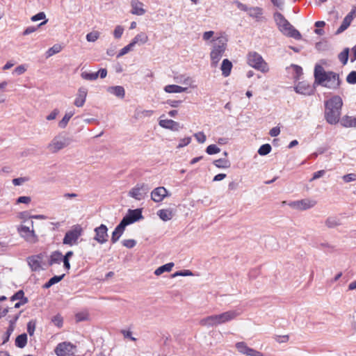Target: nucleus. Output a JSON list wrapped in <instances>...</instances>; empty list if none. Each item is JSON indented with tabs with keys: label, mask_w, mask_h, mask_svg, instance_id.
Here are the masks:
<instances>
[{
	"label": "nucleus",
	"mask_w": 356,
	"mask_h": 356,
	"mask_svg": "<svg viewBox=\"0 0 356 356\" xmlns=\"http://www.w3.org/2000/svg\"><path fill=\"white\" fill-rule=\"evenodd\" d=\"M248 13L250 17L255 19L257 21H260L262 18L263 10L259 7H252L250 8Z\"/></svg>",
	"instance_id": "obj_27"
},
{
	"label": "nucleus",
	"mask_w": 356,
	"mask_h": 356,
	"mask_svg": "<svg viewBox=\"0 0 356 356\" xmlns=\"http://www.w3.org/2000/svg\"><path fill=\"white\" fill-rule=\"evenodd\" d=\"M74 112L71 111L69 113H67L65 116L63 118V119L59 122L58 125L60 128H65L70 118L74 115Z\"/></svg>",
	"instance_id": "obj_38"
},
{
	"label": "nucleus",
	"mask_w": 356,
	"mask_h": 356,
	"mask_svg": "<svg viewBox=\"0 0 356 356\" xmlns=\"http://www.w3.org/2000/svg\"><path fill=\"white\" fill-rule=\"evenodd\" d=\"M341 124L344 127H356V117L346 115L342 118Z\"/></svg>",
	"instance_id": "obj_29"
},
{
	"label": "nucleus",
	"mask_w": 356,
	"mask_h": 356,
	"mask_svg": "<svg viewBox=\"0 0 356 356\" xmlns=\"http://www.w3.org/2000/svg\"><path fill=\"white\" fill-rule=\"evenodd\" d=\"M148 191L149 188L145 184H138L130 190L129 195L137 200H141L147 195Z\"/></svg>",
	"instance_id": "obj_10"
},
{
	"label": "nucleus",
	"mask_w": 356,
	"mask_h": 356,
	"mask_svg": "<svg viewBox=\"0 0 356 356\" xmlns=\"http://www.w3.org/2000/svg\"><path fill=\"white\" fill-rule=\"evenodd\" d=\"M133 47H134L133 44L131 42H130L129 44H127V46H125L120 50L119 55L123 56V55L126 54L132 49Z\"/></svg>",
	"instance_id": "obj_57"
},
{
	"label": "nucleus",
	"mask_w": 356,
	"mask_h": 356,
	"mask_svg": "<svg viewBox=\"0 0 356 356\" xmlns=\"http://www.w3.org/2000/svg\"><path fill=\"white\" fill-rule=\"evenodd\" d=\"M326 225L330 227V228H332V227H334L337 225H339V220L335 218H328L327 220H326Z\"/></svg>",
	"instance_id": "obj_46"
},
{
	"label": "nucleus",
	"mask_w": 356,
	"mask_h": 356,
	"mask_svg": "<svg viewBox=\"0 0 356 356\" xmlns=\"http://www.w3.org/2000/svg\"><path fill=\"white\" fill-rule=\"evenodd\" d=\"M280 127H275L273 128H272L270 130V132H269V134L272 136V137H275V136H277L280 134Z\"/></svg>",
	"instance_id": "obj_64"
},
{
	"label": "nucleus",
	"mask_w": 356,
	"mask_h": 356,
	"mask_svg": "<svg viewBox=\"0 0 356 356\" xmlns=\"http://www.w3.org/2000/svg\"><path fill=\"white\" fill-rule=\"evenodd\" d=\"M158 216L163 221H168L173 218L174 213L170 209H160L157 211Z\"/></svg>",
	"instance_id": "obj_28"
},
{
	"label": "nucleus",
	"mask_w": 356,
	"mask_h": 356,
	"mask_svg": "<svg viewBox=\"0 0 356 356\" xmlns=\"http://www.w3.org/2000/svg\"><path fill=\"white\" fill-rule=\"evenodd\" d=\"M346 81L350 84L356 83V71H352L346 77Z\"/></svg>",
	"instance_id": "obj_50"
},
{
	"label": "nucleus",
	"mask_w": 356,
	"mask_h": 356,
	"mask_svg": "<svg viewBox=\"0 0 356 356\" xmlns=\"http://www.w3.org/2000/svg\"><path fill=\"white\" fill-rule=\"evenodd\" d=\"M62 50V47L58 44H54L52 47L49 48L47 51V57H50L57 53H59Z\"/></svg>",
	"instance_id": "obj_40"
},
{
	"label": "nucleus",
	"mask_w": 356,
	"mask_h": 356,
	"mask_svg": "<svg viewBox=\"0 0 356 356\" xmlns=\"http://www.w3.org/2000/svg\"><path fill=\"white\" fill-rule=\"evenodd\" d=\"M20 314H21V312H18L15 313L13 315L8 316V321H9L10 325H9L6 332L5 333V337H4L3 341V343L7 342L9 340V337H10V334H12V332L14 330V325H15L16 321L18 320Z\"/></svg>",
	"instance_id": "obj_15"
},
{
	"label": "nucleus",
	"mask_w": 356,
	"mask_h": 356,
	"mask_svg": "<svg viewBox=\"0 0 356 356\" xmlns=\"http://www.w3.org/2000/svg\"><path fill=\"white\" fill-rule=\"evenodd\" d=\"M353 13L354 12L351 11L345 17L341 26L337 30L336 34H340L348 28L353 19Z\"/></svg>",
	"instance_id": "obj_24"
},
{
	"label": "nucleus",
	"mask_w": 356,
	"mask_h": 356,
	"mask_svg": "<svg viewBox=\"0 0 356 356\" xmlns=\"http://www.w3.org/2000/svg\"><path fill=\"white\" fill-rule=\"evenodd\" d=\"M15 300H19L14 305V308H19L21 306L26 304L28 302V298L24 296V292L22 290L18 291L13 296L10 297V301L14 302Z\"/></svg>",
	"instance_id": "obj_17"
},
{
	"label": "nucleus",
	"mask_w": 356,
	"mask_h": 356,
	"mask_svg": "<svg viewBox=\"0 0 356 356\" xmlns=\"http://www.w3.org/2000/svg\"><path fill=\"white\" fill-rule=\"evenodd\" d=\"M159 124L161 127L172 131H178L181 128L179 124L172 120H161Z\"/></svg>",
	"instance_id": "obj_21"
},
{
	"label": "nucleus",
	"mask_w": 356,
	"mask_h": 356,
	"mask_svg": "<svg viewBox=\"0 0 356 356\" xmlns=\"http://www.w3.org/2000/svg\"><path fill=\"white\" fill-rule=\"evenodd\" d=\"M81 76L83 79H84L86 80H95L98 78V72H92V73L83 72L81 74Z\"/></svg>",
	"instance_id": "obj_44"
},
{
	"label": "nucleus",
	"mask_w": 356,
	"mask_h": 356,
	"mask_svg": "<svg viewBox=\"0 0 356 356\" xmlns=\"http://www.w3.org/2000/svg\"><path fill=\"white\" fill-rule=\"evenodd\" d=\"M315 83L330 89H337L341 84L339 75L333 72H325L321 65L314 69Z\"/></svg>",
	"instance_id": "obj_2"
},
{
	"label": "nucleus",
	"mask_w": 356,
	"mask_h": 356,
	"mask_svg": "<svg viewBox=\"0 0 356 356\" xmlns=\"http://www.w3.org/2000/svg\"><path fill=\"white\" fill-rule=\"evenodd\" d=\"M289 337L288 335H283V336H276L275 340L278 343H286L289 341Z\"/></svg>",
	"instance_id": "obj_63"
},
{
	"label": "nucleus",
	"mask_w": 356,
	"mask_h": 356,
	"mask_svg": "<svg viewBox=\"0 0 356 356\" xmlns=\"http://www.w3.org/2000/svg\"><path fill=\"white\" fill-rule=\"evenodd\" d=\"M169 195L168 190L163 186L157 187L151 192V199L154 202H161Z\"/></svg>",
	"instance_id": "obj_12"
},
{
	"label": "nucleus",
	"mask_w": 356,
	"mask_h": 356,
	"mask_svg": "<svg viewBox=\"0 0 356 356\" xmlns=\"http://www.w3.org/2000/svg\"><path fill=\"white\" fill-rule=\"evenodd\" d=\"M222 74L225 77H227L230 75L232 69V63L228 59H224L222 62L221 67Z\"/></svg>",
	"instance_id": "obj_26"
},
{
	"label": "nucleus",
	"mask_w": 356,
	"mask_h": 356,
	"mask_svg": "<svg viewBox=\"0 0 356 356\" xmlns=\"http://www.w3.org/2000/svg\"><path fill=\"white\" fill-rule=\"evenodd\" d=\"M51 322L58 327H61L63 324V318L60 314H56L52 317Z\"/></svg>",
	"instance_id": "obj_42"
},
{
	"label": "nucleus",
	"mask_w": 356,
	"mask_h": 356,
	"mask_svg": "<svg viewBox=\"0 0 356 356\" xmlns=\"http://www.w3.org/2000/svg\"><path fill=\"white\" fill-rule=\"evenodd\" d=\"M324 117L326 122L330 124H336L339 122L341 114L343 101L341 97L334 95L324 102Z\"/></svg>",
	"instance_id": "obj_1"
},
{
	"label": "nucleus",
	"mask_w": 356,
	"mask_h": 356,
	"mask_svg": "<svg viewBox=\"0 0 356 356\" xmlns=\"http://www.w3.org/2000/svg\"><path fill=\"white\" fill-rule=\"evenodd\" d=\"M65 276V274L62 275H55L53 277H51L45 284H44V288H49L50 286H51L52 285L59 282L60 280H62V279L63 278V277Z\"/></svg>",
	"instance_id": "obj_39"
},
{
	"label": "nucleus",
	"mask_w": 356,
	"mask_h": 356,
	"mask_svg": "<svg viewBox=\"0 0 356 356\" xmlns=\"http://www.w3.org/2000/svg\"><path fill=\"white\" fill-rule=\"evenodd\" d=\"M31 197L28 196H21L17 200V203L29 204L31 202Z\"/></svg>",
	"instance_id": "obj_61"
},
{
	"label": "nucleus",
	"mask_w": 356,
	"mask_h": 356,
	"mask_svg": "<svg viewBox=\"0 0 356 356\" xmlns=\"http://www.w3.org/2000/svg\"><path fill=\"white\" fill-rule=\"evenodd\" d=\"M148 40V36L145 33H140L137 34L132 41L131 42L133 45L134 46L136 44L140 43V44H145Z\"/></svg>",
	"instance_id": "obj_32"
},
{
	"label": "nucleus",
	"mask_w": 356,
	"mask_h": 356,
	"mask_svg": "<svg viewBox=\"0 0 356 356\" xmlns=\"http://www.w3.org/2000/svg\"><path fill=\"white\" fill-rule=\"evenodd\" d=\"M45 17H46L45 14L43 12H40V13L33 15L31 17V20L33 22H36V21L44 19Z\"/></svg>",
	"instance_id": "obj_59"
},
{
	"label": "nucleus",
	"mask_w": 356,
	"mask_h": 356,
	"mask_svg": "<svg viewBox=\"0 0 356 356\" xmlns=\"http://www.w3.org/2000/svg\"><path fill=\"white\" fill-rule=\"evenodd\" d=\"M295 90L297 93L303 95H312L315 92V88L306 81H300L295 87Z\"/></svg>",
	"instance_id": "obj_13"
},
{
	"label": "nucleus",
	"mask_w": 356,
	"mask_h": 356,
	"mask_svg": "<svg viewBox=\"0 0 356 356\" xmlns=\"http://www.w3.org/2000/svg\"><path fill=\"white\" fill-rule=\"evenodd\" d=\"M247 63L250 67L263 73H266L269 71L268 63L256 51H250L247 54Z\"/></svg>",
	"instance_id": "obj_6"
},
{
	"label": "nucleus",
	"mask_w": 356,
	"mask_h": 356,
	"mask_svg": "<svg viewBox=\"0 0 356 356\" xmlns=\"http://www.w3.org/2000/svg\"><path fill=\"white\" fill-rule=\"evenodd\" d=\"M272 148L270 145L264 144L262 145L259 149H258V154L261 156H265L269 154L271 151Z\"/></svg>",
	"instance_id": "obj_41"
},
{
	"label": "nucleus",
	"mask_w": 356,
	"mask_h": 356,
	"mask_svg": "<svg viewBox=\"0 0 356 356\" xmlns=\"http://www.w3.org/2000/svg\"><path fill=\"white\" fill-rule=\"evenodd\" d=\"M87 96V90L83 88H81L79 89L76 97L74 100V105L77 107H82L86 99Z\"/></svg>",
	"instance_id": "obj_22"
},
{
	"label": "nucleus",
	"mask_w": 356,
	"mask_h": 356,
	"mask_svg": "<svg viewBox=\"0 0 356 356\" xmlns=\"http://www.w3.org/2000/svg\"><path fill=\"white\" fill-rule=\"evenodd\" d=\"M42 260L41 255H33L28 258V263L32 270L36 271L41 269Z\"/></svg>",
	"instance_id": "obj_19"
},
{
	"label": "nucleus",
	"mask_w": 356,
	"mask_h": 356,
	"mask_svg": "<svg viewBox=\"0 0 356 356\" xmlns=\"http://www.w3.org/2000/svg\"><path fill=\"white\" fill-rule=\"evenodd\" d=\"M27 343V336L26 334H22L17 337L15 339V346L18 348H22Z\"/></svg>",
	"instance_id": "obj_33"
},
{
	"label": "nucleus",
	"mask_w": 356,
	"mask_h": 356,
	"mask_svg": "<svg viewBox=\"0 0 356 356\" xmlns=\"http://www.w3.org/2000/svg\"><path fill=\"white\" fill-rule=\"evenodd\" d=\"M142 212L140 209L129 210L128 214L122 220L128 225L142 218Z\"/></svg>",
	"instance_id": "obj_16"
},
{
	"label": "nucleus",
	"mask_w": 356,
	"mask_h": 356,
	"mask_svg": "<svg viewBox=\"0 0 356 356\" xmlns=\"http://www.w3.org/2000/svg\"><path fill=\"white\" fill-rule=\"evenodd\" d=\"M213 163L218 168H228L230 167V162L226 159L215 160Z\"/></svg>",
	"instance_id": "obj_35"
},
{
	"label": "nucleus",
	"mask_w": 356,
	"mask_h": 356,
	"mask_svg": "<svg viewBox=\"0 0 356 356\" xmlns=\"http://www.w3.org/2000/svg\"><path fill=\"white\" fill-rule=\"evenodd\" d=\"M109 90L117 97L122 98L124 97L125 91L124 88L122 86L111 87Z\"/></svg>",
	"instance_id": "obj_36"
},
{
	"label": "nucleus",
	"mask_w": 356,
	"mask_h": 356,
	"mask_svg": "<svg viewBox=\"0 0 356 356\" xmlns=\"http://www.w3.org/2000/svg\"><path fill=\"white\" fill-rule=\"evenodd\" d=\"M275 20L279 30L284 35H287L296 40H300L302 38L300 33L289 22L282 14L277 13L275 15Z\"/></svg>",
	"instance_id": "obj_5"
},
{
	"label": "nucleus",
	"mask_w": 356,
	"mask_h": 356,
	"mask_svg": "<svg viewBox=\"0 0 356 356\" xmlns=\"http://www.w3.org/2000/svg\"><path fill=\"white\" fill-rule=\"evenodd\" d=\"M17 218L24 222L31 218V215L28 211H22L18 213Z\"/></svg>",
	"instance_id": "obj_49"
},
{
	"label": "nucleus",
	"mask_w": 356,
	"mask_h": 356,
	"mask_svg": "<svg viewBox=\"0 0 356 356\" xmlns=\"http://www.w3.org/2000/svg\"><path fill=\"white\" fill-rule=\"evenodd\" d=\"M35 329V323L32 321L29 322L27 324V332L31 336L34 334Z\"/></svg>",
	"instance_id": "obj_54"
},
{
	"label": "nucleus",
	"mask_w": 356,
	"mask_h": 356,
	"mask_svg": "<svg viewBox=\"0 0 356 356\" xmlns=\"http://www.w3.org/2000/svg\"><path fill=\"white\" fill-rule=\"evenodd\" d=\"M234 311H228L220 314L212 315L202 318L200 323L202 326H216L228 322L237 316Z\"/></svg>",
	"instance_id": "obj_4"
},
{
	"label": "nucleus",
	"mask_w": 356,
	"mask_h": 356,
	"mask_svg": "<svg viewBox=\"0 0 356 356\" xmlns=\"http://www.w3.org/2000/svg\"><path fill=\"white\" fill-rule=\"evenodd\" d=\"M76 346L70 342L59 343L55 348L54 352L57 356H73Z\"/></svg>",
	"instance_id": "obj_9"
},
{
	"label": "nucleus",
	"mask_w": 356,
	"mask_h": 356,
	"mask_svg": "<svg viewBox=\"0 0 356 356\" xmlns=\"http://www.w3.org/2000/svg\"><path fill=\"white\" fill-rule=\"evenodd\" d=\"M131 13L133 15H143L146 12V10L143 8V3L138 0H131Z\"/></svg>",
	"instance_id": "obj_20"
},
{
	"label": "nucleus",
	"mask_w": 356,
	"mask_h": 356,
	"mask_svg": "<svg viewBox=\"0 0 356 356\" xmlns=\"http://www.w3.org/2000/svg\"><path fill=\"white\" fill-rule=\"evenodd\" d=\"M164 90L168 93H179L186 91L187 88L177 85H168L165 87Z\"/></svg>",
	"instance_id": "obj_30"
},
{
	"label": "nucleus",
	"mask_w": 356,
	"mask_h": 356,
	"mask_svg": "<svg viewBox=\"0 0 356 356\" xmlns=\"http://www.w3.org/2000/svg\"><path fill=\"white\" fill-rule=\"evenodd\" d=\"M28 179H29L26 177L16 178L13 180V183L15 186H19L23 184L24 182L28 181Z\"/></svg>",
	"instance_id": "obj_60"
},
{
	"label": "nucleus",
	"mask_w": 356,
	"mask_h": 356,
	"mask_svg": "<svg viewBox=\"0 0 356 356\" xmlns=\"http://www.w3.org/2000/svg\"><path fill=\"white\" fill-rule=\"evenodd\" d=\"M291 67L293 68L295 73L296 74V78L298 79L299 76L302 74V67L296 65H291Z\"/></svg>",
	"instance_id": "obj_62"
},
{
	"label": "nucleus",
	"mask_w": 356,
	"mask_h": 356,
	"mask_svg": "<svg viewBox=\"0 0 356 356\" xmlns=\"http://www.w3.org/2000/svg\"><path fill=\"white\" fill-rule=\"evenodd\" d=\"M108 229L106 225H101L99 227H96L95 229V240H96L99 243H104L107 241L108 238V234H107Z\"/></svg>",
	"instance_id": "obj_14"
},
{
	"label": "nucleus",
	"mask_w": 356,
	"mask_h": 356,
	"mask_svg": "<svg viewBox=\"0 0 356 356\" xmlns=\"http://www.w3.org/2000/svg\"><path fill=\"white\" fill-rule=\"evenodd\" d=\"M227 47V38L221 35L213 41L210 53L211 63L213 67H216L224 55Z\"/></svg>",
	"instance_id": "obj_3"
},
{
	"label": "nucleus",
	"mask_w": 356,
	"mask_h": 356,
	"mask_svg": "<svg viewBox=\"0 0 356 356\" xmlns=\"http://www.w3.org/2000/svg\"><path fill=\"white\" fill-rule=\"evenodd\" d=\"M349 55V49L345 48L338 56V58L343 65H346L348 62Z\"/></svg>",
	"instance_id": "obj_37"
},
{
	"label": "nucleus",
	"mask_w": 356,
	"mask_h": 356,
	"mask_svg": "<svg viewBox=\"0 0 356 356\" xmlns=\"http://www.w3.org/2000/svg\"><path fill=\"white\" fill-rule=\"evenodd\" d=\"M67 145L65 140H62L58 138H55L53 139L51 143L49 145L48 148L50 152L52 153H56L60 149H63Z\"/></svg>",
	"instance_id": "obj_18"
},
{
	"label": "nucleus",
	"mask_w": 356,
	"mask_h": 356,
	"mask_svg": "<svg viewBox=\"0 0 356 356\" xmlns=\"http://www.w3.org/2000/svg\"><path fill=\"white\" fill-rule=\"evenodd\" d=\"M236 348L237 350L246 356H250V353L252 352V348L249 347L246 343L245 342H238L235 345Z\"/></svg>",
	"instance_id": "obj_25"
},
{
	"label": "nucleus",
	"mask_w": 356,
	"mask_h": 356,
	"mask_svg": "<svg viewBox=\"0 0 356 356\" xmlns=\"http://www.w3.org/2000/svg\"><path fill=\"white\" fill-rule=\"evenodd\" d=\"M191 141V138L190 137H186L184 138H182L180 140V143H179L177 148H181L184 146L188 145Z\"/></svg>",
	"instance_id": "obj_55"
},
{
	"label": "nucleus",
	"mask_w": 356,
	"mask_h": 356,
	"mask_svg": "<svg viewBox=\"0 0 356 356\" xmlns=\"http://www.w3.org/2000/svg\"><path fill=\"white\" fill-rule=\"evenodd\" d=\"M235 5L237 6L238 9L243 11L248 12L250 8H248L246 5L238 1H234Z\"/></svg>",
	"instance_id": "obj_58"
},
{
	"label": "nucleus",
	"mask_w": 356,
	"mask_h": 356,
	"mask_svg": "<svg viewBox=\"0 0 356 356\" xmlns=\"http://www.w3.org/2000/svg\"><path fill=\"white\" fill-rule=\"evenodd\" d=\"M124 32V29L122 26H117L113 31V35L116 39H119L122 37Z\"/></svg>",
	"instance_id": "obj_48"
},
{
	"label": "nucleus",
	"mask_w": 356,
	"mask_h": 356,
	"mask_svg": "<svg viewBox=\"0 0 356 356\" xmlns=\"http://www.w3.org/2000/svg\"><path fill=\"white\" fill-rule=\"evenodd\" d=\"M31 228L24 225H20L17 227V232L19 235L28 243H35L38 241V237L33 228V222H31Z\"/></svg>",
	"instance_id": "obj_7"
},
{
	"label": "nucleus",
	"mask_w": 356,
	"mask_h": 356,
	"mask_svg": "<svg viewBox=\"0 0 356 356\" xmlns=\"http://www.w3.org/2000/svg\"><path fill=\"white\" fill-rule=\"evenodd\" d=\"M174 266V264L173 263H168V264H166L163 266H161L160 267H159L154 272L155 275H161L162 273H163L164 272H170L171 271L172 267Z\"/></svg>",
	"instance_id": "obj_34"
},
{
	"label": "nucleus",
	"mask_w": 356,
	"mask_h": 356,
	"mask_svg": "<svg viewBox=\"0 0 356 356\" xmlns=\"http://www.w3.org/2000/svg\"><path fill=\"white\" fill-rule=\"evenodd\" d=\"M14 307H8L3 306L0 305V318L6 316L9 312H12L13 310Z\"/></svg>",
	"instance_id": "obj_43"
},
{
	"label": "nucleus",
	"mask_w": 356,
	"mask_h": 356,
	"mask_svg": "<svg viewBox=\"0 0 356 356\" xmlns=\"http://www.w3.org/2000/svg\"><path fill=\"white\" fill-rule=\"evenodd\" d=\"M99 37V33L98 31H92L86 35V40L88 42H95Z\"/></svg>",
	"instance_id": "obj_45"
},
{
	"label": "nucleus",
	"mask_w": 356,
	"mask_h": 356,
	"mask_svg": "<svg viewBox=\"0 0 356 356\" xmlns=\"http://www.w3.org/2000/svg\"><path fill=\"white\" fill-rule=\"evenodd\" d=\"M63 259V254L61 252L58 251H55L51 253L50 255V258L49 260V264L50 266L56 264H60L62 262Z\"/></svg>",
	"instance_id": "obj_31"
},
{
	"label": "nucleus",
	"mask_w": 356,
	"mask_h": 356,
	"mask_svg": "<svg viewBox=\"0 0 356 356\" xmlns=\"http://www.w3.org/2000/svg\"><path fill=\"white\" fill-rule=\"evenodd\" d=\"M122 244L126 248H132L136 245V242L134 239H127L122 241Z\"/></svg>",
	"instance_id": "obj_52"
},
{
	"label": "nucleus",
	"mask_w": 356,
	"mask_h": 356,
	"mask_svg": "<svg viewBox=\"0 0 356 356\" xmlns=\"http://www.w3.org/2000/svg\"><path fill=\"white\" fill-rule=\"evenodd\" d=\"M316 204V201L312 199H303L293 201L289 203V206L293 209L303 211L314 207Z\"/></svg>",
	"instance_id": "obj_11"
},
{
	"label": "nucleus",
	"mask_w": 356,
	"mask_h": 356,
	"mask_svg": "<svg viewBox=\"0 0 356 356\" xmlns=\"http://www.w3.org/2000/svg\"><path fill=\"white\" fill-rule=\"evenodd\" d=\"M127 225L122 220L120 222V224L115 227V230L113 232L111 236V241L113 243H116L120 237L123 234L125 227Z\"/></svg>",
	"instance_id": "obj_23"
},
{
	"label": "nucleus",
	"mask_w": 356,
	"mask_h": 356,
	"mask_svg": "<svg viewBox=\"0 0 356 356\" xmlns=\"http://www.w3.org/2000/svg\"><path fill=\"white\" fill-rule=\"evenodd\" d=\"M342 179L345 182H350L352 181H355L356 180V174L350 173L346 175L343 176Z\"/></svg>",
	"instance_id": "obj_53"
},
{
	"label": "nucleus",
	"mask_w": 356,
	"mask_h": 356,
	"mask_svg": "<svg viewBox=\"0 0 356 356\" xmlns=\"http://www.w3.org/2000/svg\"><path fill=\"white\" fill-rule=\"evenodd\" d=\"M220 148L218 147L216 145H210L206 149L207 153L210 155L217 154L220 152Z\"/></svg>",
	"instance_id": "obj_47"
},
{
	"label": "nucleus",
	"mask_w": 356,
	"mask_h": 356,
	"mask_svg": "<svg viewBox=\"0 0 356 356\" xmlns=\"http://www.w3.org/2000/svg\"><path fill=\"white\" fill-rule=\"evenodd\" d=\"M83 229L79 225H74L70 230L65 233L63 240V244L73 245L77 243L79 238L81 236Z\"/></svg>",
	"instance_id": "obj_8"
},
{
	"label": "nucleus",
	"mask_w": 356,
	"mask_h": 356,
	"mask_svg": "<svg viewBox=\"0 0 356 356\" xmlns=\"http://www.w3.org/2000/svg\"><path fill=\"white\" fill-rule=\"evenodd\" d=\"M194 137L200 143H204L207 139L205 134L202 131L195 134Z\"/></svg>",
	"instance_id": "obj_51"
},
{
	"label": "nucleus",
	"mask_w": 356,
	"mask_h": 356,
	"mask_svg": "<svg viewBox=\"0 0 356 356\" xmlns=\"http://www.w3.org/2000/svg\"><path fill=\"white\" fill-rule=\"evenodd\" d=\"M325 173V171L323 170H318L314 173L313 177L310 179L309 181H313L315 179H317L321 177H323Z\"/></svg>",
	"instance_id": "obj_56"
}]
</instances>
